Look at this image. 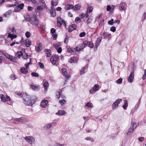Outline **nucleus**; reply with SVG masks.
Masks as SVG:
<instances>
[{
	"label": "nucleus",
	"mask_w": 146,
	"mask_h": 146,
	"mask_svg": "<svg viewBox=\"0 0 146 146\" xmlns=\"http://www.w3.org/2000/svg\"><path fill=\"white\" fill-rule=\"evenodd\" d=\"M74 8L73 6L72 5L70 4H67L65 6V8L66 10H70Z\"/></svg>",
	"instance_id": "393cba45"
},
{
	"label": "nucleus",
	"mask_w": 146,
	"mask_h": 146,
	"mask_svg": "<svg viewBox=\"0 0 146 146\" xmlns=\"http://www.w3.org/2000/svg\"><path fill=\"white\" fill-rule=\"evenodd\" d=\"M44 52H46V56L50 57L51 55V50L49 49H46L44 50Z\"/></svg>",
	"instance_id": "6ab92c4d"
},
{
	"label": "nucleus",
	"mask_w": 146,
	"mask_h": 146,
	"mask_svg": "<svg viewBox=\"0 0 146 146\" xmlns=\"http://www.w3.org/2000/svg\"><path fill=\"white\" fill-rule=\"evenodd\" d=\"M78 60V58L77 57L74 56L70 58L68 62L72 63H76Z\"/></svg>",
	"instance_id": "9b49d317"
},
{
	"label": "nucleus",
	"mask_w": 146,
	"mask_h": 146,
	"mask_svg": "<svg viewBox=\"0 0 146 146\" xmlns=\"http://www.w3.org/2000/svg\"><path fill=\"white\" fill-rule=\"evenodd\" d=\"M31 75L33 77H37L38 76V74L36 72H33L31 73Z\"/></svg>",
	"instance_id": "58836bf2"
},
{
	"label": "nucleus",
	"mask_w": 146,
	"mask_h": 146,
	"mask_svg": "<svg viewBox=\"0 0 146 146\" xmlns=\"http://www.w3.org/2000/svg\"><path fill=\"white\" fill-rule=\"evenodd\" d=\"M128 104L127 100H125L124 102V104L123 105V109L125 110L126 109V108L128 106Z\"/></svg>",
	"instance_id": "c756f323"
},
{
	"label": "nucleus",
	"mask_w": 146,
	"mask_h": 146,
	"mask_svg": "<svg viewBox=\"0 0 146 146\" xmlns=\"http://www.w3.org/2000/svg\"><path fill=\"white\" fill-rule=\"evenodd\" d=\"M100 43L99 42H98L97 41L95 44L96 48L97 49L98 48V46L100 45Z\"/></svg>",
	"instance_id": "052dcab7"
},
{
	"label": "nucleus",
	"mask_w": 146,
	"mask_h": 146,
	"mask_svg": "<svg viewBox=\"0 0 146 146\" xmlns=\"http://www.w3.org/2000/svg\"><path fill=\"white\" fill-rule=\"evenodd\" d=\"M56 96L57 98L59 99L60 96V94L59 91H57L56 93Z\"/></svg>",
	"instance_id": "3c124183"
},
{
	"label": "nucleus",
	"mask_w": 146,
	"mask_h": 146,
	"mask_svg": "<svg viewBox=\"0 0 146 146\" xmlns=\"http://www.w3.org/2000/svg\"><path fill=\"white\" fill-rule=\"evenodd\" d=\"M92 104L91 103L88 102L87 103L86 106L88 108H90L92 106Z\"/></svg>",
	"instance_id": "6e6d98bb"
},
{
	"label": "nucleus",
	"mask_w": 146,
	"mask_h": 146,
	"mask_svg": "<svg viewBox=\"0 0 146 146\" xmlns=\"http://www.w3.org/2000/svg\"><path fill=\"white\" fill-rule=\"evenodd\" d=\"M134 71L133 69V70L132 72L130 74V75L129 76L128 78V82H132L134 77Z\"/></svg>",
	"instance_id": "9d476101"
},
{
	"label": "nucleus",
	"mask_w": 146,
	"mask_h": 146,
	"mask_svg": "<svg viewBox=\"0 0 146 146\" xmlns=\"http://www.w3.org/2000/svg\"><path fill=\"white\" fill-rule=\"evenodd\" d=\"M57 21V25L59 27H60L62 23H63V25L65 26L66 24L65 22L64 21V20H62L60 17H58Z\"/></svg>",
	"instance_id": "423d86ee"
},
{
	"label": "nucleus",
	"mask_w": 146,
	"mask_h": 146,
	"mask_svg": "<svg viewBox=\"0 0 146 146\" xmlns=\"http://www.w3.org/2000/svg\"><path fill=\"white\" fill-rule=\"evenodd\" d=\"M48 101L47 100H44L42 101L40 104V106L43 108H45L47 106Z\"/></svg>",
	"instance_id": "ddd939ff"
},
{
	"label": "nucleus",
	"mask_w": 146,
	"mask_h": 146,
	"mask_svg": "<svg viewBox=\"0 0 146 146\" xmlns=\"http://www.w3.org/2000/svg\"><path fill=\"white\" fill-rule=\"evenodd\" d=\"M50 14L51 15V16L52 17H55L56 16V13L54 10V9H51Z\"/></svg>",
	"instance_id": "5701e85b"
},
{
	"label": "nucleus",
	"mask_w": 146,
	"mask_h": 146,
	"mask_svg": "<svg viewBox=\"0 0 146 146\" xmlns=\"http://www.w3.org/2000/svg\"><path fill=\"white\" fill-rule=\"evenodd\" d=\"M69 37H66V38L64 40V43L67 44L69 40Z\"/></svg>",
	"instance_id": "13d9d810"
},
{
	"label": "nucleus",
	"mask_w": 146,
	"mask_h": 146,
	"mask_svg": "<svg viewBox=\"0 0 146 146\" xmlns=\"http://www.w3.org/2000/svg\"><path fill=\"white\" fill-rule=\"evenodd\" d=\"M53 56L54 57V58H55L56 62L58 61V56L56 55Z\"/></svg>",
	"instance_id": "e2e57ef3"
},
{
	"label": "nucleus",
	"mask_w": 146,
	"mask_h": 146,
	"mask_svg": "<svg viewBox=\"0 0 146 146\" xmlns=\"http://www.w3.org/2000/svg\"><path fill=\"white\" fill-rule=\"evenodd\" d=\"M80 7V5L79 4H78L75 6V7L73 8L74 11L78 10H79Z\"/></svg>",
	"instance_id": "7c9ffc66"
},
{
	"label": "nucleus",
	"mask_w": 146,
	"mask_h": 146,
	"mask_svg": "<svg viewBox=\"0 0 146 146\" xmlns=\"http://www.w3.org/2000/svg\"><path fill=\"white\" fill-rule=\"evenodd\" d=\"M110 30L113 32H114L116 30V28L115 27H112L110 28Z\"/></svg>",
	"instance_id": "603ef678"
},
{
	"label": "nucleus",
	"mask_w": 146,
	"mask_h": 146,
	"mask_svg": "<svg viewBox=\"0 0 146 146\" xmlns=\"http://www.w3.org/2000/svg\"><path fill=\"white\" fill-rule=\"evenodd\" d=\"M131 124L132 126L131 128V127L128 130V132L127 133V135H129L130 133L132 132L137 127V126H136L135 127H134V122L133 121L132 119L131 120Z\"/></svg>",
	"instance_id": "39448f33"
},
{
	"label": "nucleus",
	"mask_w": 146,
	"mask_h": 146,
	"mask_svg": "<svg viewBox=\"0 0 146 146\" xmlns=\"http://www.w3.org/2000/svg\"><path fill=\"white\" fill-rule=\"evenodd\" d=\"M146 18V13L145 12L143 13L142 18V21H143L145 20Z\"/></svg>",
	"instance_id": "a18cd8bd"
},
{
	"label": "nucleus",
	"mask_w": 146,
	"mask_h": 146,
	"mask_svg": "<svg viewBox=\"0 0 146 146\" xmlns=\"http://www.w3.org/2000/svg\"><path fill=\"white\" fill-rule=\"evenodd\" d=\"M58 4V3L57 1L54 2L53 0L52 1H51V5L50 7V9H54V6L57 5Z\"/></svg>",
	"instance_id": "a211bd4d"
},
{
	"label": "nucleus",
	"mask_w": 146,
	"mask_h": 146,
	"mask_svg": "<svg viewBox=\"0 0 146 146\" xmlns=\"http://www.w3.org/2000/svg\"><path fill=\"white\" fill-rule=\"evenodd\" d=\"M9 59L12 62H16V60L15 57H14L13 56H11Z\"/></svg>",
	"instance_id": "4c0bfd02"
},
{
	"label": "nucleus",
	"mask_w": 146,
	"mask_h": 146,
	"mask_svg": "<svg viewBox=\"0 0 146 146\" xmlns=\"http://www.w3.org/2000/svg\"><path fill=\"white\" fill-rule=\"evenodd\" d=\"M85 139L86 140H90L92 142H94V139L93 138H91L89 137L85 138Z\"/></svg>",
	"instance_id": "c03bdc74"
},
{
	"label": "nucleus",
	"mask_w": 146,
	"mask_h": 146,
	"mask_svg": "<svg viewBox=\"0 0 146 146\" xmlns=\"http://www.w3.org/2000/svg\"><path fill=\"white\" fill-rule=\"evenodd\" d=\"M45 91H47L49 86V84L47 82H45L43 84Z\"/></svg>",
	"instance_id": "b1692460"
},
{
	"label": "nucleus",
	"mask_w": 146,
	"mask_h": 146,
	"mask_svg": "<svg viewBox=\"0 0 146 146\" xmlns=\"http://www.w3.org/2000/svg\"><path fill=\"white\" fill-rule=\"evenodd\" d=\"M24 6V4L23 3H21L18 5V7L21 9H23Z\"/></svg>",
	"instance_id": "49530a36"
},
{
	"label": "nucleus",
	"mask_w": 146,
	"mask_h": 146,
	"mask_svg": "<svg viewBox=\"0 0 146 146\" xmlns=\"http://www.w3.org/2000/svg\"><path fill=\"white\" fill-rule=\"evenodd\" d=\"M113 21H114V20L113 19H111L110 20L108 21V24L109 25H113L114 24Z\"/></svg>",
	"instance_id": "a19ab883"
},
{
	"label": "nucleus",
	"mask_w": 146,
	"mask_h": 146,
	"mask_svg": "<svg viewBox=\"0 0 146 146\" xmlns=\"http://www.w3.org/2000/svg\"><path fill=\"white\" fill-rule=\"evenodd\" d=\"M122 100L121 99H118L115 101L114 102L112 105V109H116L118 106V104L120 103L122 101Z\"/></svg>",
	"instance_id": "20e7f679"
},
{
	"label": "nucleus",
	"mask_w": 146,
	"mask_h": 146,
	"mask_svg": "<svg viewBox=\"0 0 146 146\" xmlns=\"http://www.w3.org/2000/svg\"><path fill=\"white\" fill-rule=\"evenodd\" d=\"M30 22L33 25H38L39 22L38 20L36 19V16L35 15H33L31 16V20Z\"/></svg>",
	"instance_id": "f03ea898"
},
{
	"label": "nucleus",
	"mask_w": 146,
	"mask_h": 146,
	"mask_svg": "<svg viewBox=\"0 0 146 146\" xmlns=\"http://www.w3.org/2000/svg\"><path fill=\"white\" fill-rule=\"evenodd\" d=\"M57 52L59 53H61L62 51V48L61 47H60L57 49Z\"/></svg>",
	"instance_id": "bf43d9fd"
},
{
	"label": "nucleus",
	"mask_w": 146,
	"mask_h": 146,
	"mask_svg": "<svg viewBox=\"0 0 146 146\" xmlns=\"http://www.w3.org/2000/svg\"><path fill=\"white\" fill-rule=\"evenodd\" d=\"M86 43V45H87L88 47L92 48L94 46V44L93 43L90 41H85Z\"/></svg>",
	"instance_id": "f3484780"
},
{
	"label": "nucleus",
	"mask_w": 146,
	"mask_h": 146,
	"mask_svg": "<svg viewBox=\"0 0 146 146\" xmlns=\"http://www.w3.org/2000/svg\"><path fill=\"white\" fill-rule=\"evenodd\" d=\"M25 139L31 144H32L33 143H34L35 141V140L34 138L31 136L26 137Z\"/></svg>",
	"instance_id": "6e6552de"
},
{
	"label": "nucleus",
	"mask_w": 146,
	"mask_h": 146,
	"mask_svg": "<svg viewBox=\"0 0 146 146\" xmlns=\"http://www.w3.org/2000/svg\"><path fill=\"white\" fill-rule=\"evenodd\" d=\"M25 35L26 36H31L30 33L28 31L26 32Z\"/></svg>",
	"instance_id": "0e129e2a"
},
{
	"label": "nucleus",
	"mask_w": 146,
	"mask_h": 146,
	"mask_svg": "<svg viewBox=\"0 0 146 146\" xmlns=\"http://www.w3.org/2000/svg\"><path fill=\"white\" fill-rule=\"evenodd\" d=\"M76 25L75 24H73L70 25L69 27L68 31L69 32H71L72 31L75 30L76 28Z\"/></svg>",
	"instance_id": "f8f14e48"
},
{
	"label": "nucleus",
	"mask_w": 146,
	"mask_h": 146,
	"mask_svg": "<svg viewBox=\"0 0 146 146\" xmlns=\"http://www.w3.org/2000/svg\"><path fill=\"white\" fill-rule=\"evenodd\" d=\"M24 18L26 20L29 22L31 20V17L29 15H25L24 16Z\"/></svg>",
	"instance_id": "e433bc0d"
},
{
	"label": "nucleus",
	"mask_w": 146,
	"mask_h": 146,
	"mask_svg": "<svg viewBox=\"0 0 146 146\" xmlns=\"http://www.w3.org/2000/svg\"><path fill=\"white\" fill-rule=\"evenodd\" d=\"M31 88L33 90H38L39 89V87L37 86H35L34 85H31Z\"/></svg>",
	"instance_id": "cd10ccee"
},
{
	"label": "nucleus",
	"mask_w": 146,
	"mask_h": 146,
	"mask_svg": "<svg viewBox=\"0 0 146 146\" xmlns=\"http://www.w3.org/2000/svg\"><path fill=\"white\" fill-rule=\"evenodd\" d=\"M86 46V43L84 41L82 43L79 44L76 48V51H79L84 49Z\"/></svg>",
	"instance_id": "7ed1b4c3"
},
{
	"label": "nucleus",
	"mask_w": 146,
	"mask_h": 146,
	"mask_svg": "<svg viewBox=\"0 0 146 146\" xmlns=\"http://www.w3.org/2000/svg\"><path fill=\"white\" fill-rule=\"evenodd\" d=\"M15 5L14 4H8L7 5V7H13L15 6Z\"/></svg>",
	"instance_id": "69168bd1"
},
{
	"label": "nucleus",
	"mask_w": 146,
	"mask_h": 146,
	"mask_svg": "<svg viewBox=\"0 0 146 146\" xmlns=\"http://www.w3.org/2000/svg\"><path fill=\"white\" fill-rule=\"evenodd\" d=\"M23 53L21 51H18L15 54V57L16 59L19 58L21 56H22Z\"/></svg>",
	"instance_id": "2eb2a0df"
},
{
	"label": "nucleus",
	"mask_w": 146,
	"mask_h": 146,
	"mask_svg": "<svg viewBox=\"0 0 146 146\" xmlns=\"http://www.w3.org/2000/svg\"><path fill=\"white\" fill-rule=\"evenodd\" d=\"M11 10H9L8 11L6 12L4 14V16L6 17H7L9 16L11 13Z\"/></svg>",
	"instance_id": "f704fd0d"
},
{
	"label": "nucleus",
	"mask_w": 146,
	"mask_h": 146,
	"mask_svg": "<svg viewBox=\"0 0 146 146\" xmlns=\"http://www.w3.org/2000/svg\"><path fill=\"white\" fill-rule=\"evenodd\" d=\"M93 89L96 92L98 91L99 90V88L98 86H97L96 85H95L93 87Z\"/></svg>",
	"instance_id": "ea45409f"
},
{
	"label": "nucleus",
	"mask_w": 146,
	"mask_h": 146,
	"mask_svg": "<svg viewBox=\"0 0 146 146\" xmlns=\"http://www.w3.org/2000/svg\"><path fill=\"white\" fill-rule=\"evenodd\" d=\"M62 74L64 76L67 78H69V76L67 75V70L65 68L62 69Z\"/></svg>",
	"instance_id": "4468645a"
},
{
	"label": "nucleus",
	"mask_w": 146,
	"mask_h": 146,
	"mask_svg": "<svg viewBox=\"0 0 146 146\" xmlns=\"http://www.w3.org/2000/svg\"><path fill=\"white\" fill-rule=\"evenodd\" d=\"M38 2L40 3H42L41 5H43L44 8H46L47 7L44 0H39L38 1Z\"/></svg>",
	"instance_id": "bb28decb"
},
{
	"label": "nucleus",
	"mask_w": 146,
	"mask_h": 146,
	"mask_svg": "<svg viewBox=\"0 0 146 146\" xmlns=\"http://www.w3.org/2000/svg\"><path fill=\"white\" fill-rule=\"evenodd\" d=\"M111 8L110 5H108L106 9L107 11H109L111 9Z\"/></svg>",
	"instance_id": "338daca9"
},
{
	"label": "nucleus",
	"mask_w": 146,
	"mask_h": 146,
	"mask_svg": "<svg viewBox=\"0 0 146 146\" xmlns=\"http://www.w3.org/2000/svg\"><path fill=\"white\" fill-rule=\"evenodd\" d=\"M86 35V33L84 32H81L79 35V36H84Z\"/></svg>",
	"instance_id": "4d7b16f0"
},
{
	"label": "nucleus",
	"mask_w": 146,
	"mask_h": 146,
	"mask_svg": "<svg viewBox=\"0 0 146 146\" xmlns=\"http://www.w3.org/2000/svg\"><path fill=\"white\" fill-rule=\"evenodd\" d=\"M122 81V79L121 78H120L118 79L116 81V83L118 84H120L121 83Z\"/></svg>",
	"instance_id": "8fccbe9b"
},
{
	"label": "nucleus",
	"mask_w": 146,
	"mask_h": 146,
	"mask_svg": "<svg viewBox=\"0 0 146 146\" xmlns=\"http://www.w3.org/2000/svg\"><path fill=\"white\" fill-rule=\"evenodd\" d=\"M66 102V100L64 99L60 100L59 101L60 103L62 106L63 105V104H65Z\"/></svg>",
	"instance_id": "37998d69"
},
{
	"label": "nucleus",
	"mask_w": 146,
	"mask_h": 146,
	"mask_svg": "<svg viewBox=\"0 0 146 146\" xmlns=\"http://www.w3.org/2000/svg\"><path fill=\"white\" fill-rule=\"evenodd\" d=\"M38 64L39 66L41 68H44V65L43 63L41 62H39L38 63Z\"/></svg>",
	"instance_id": "09e8293b"
},
{
	"label": "nucleus",
	"mask_w": 146,
	"mask_h": 146,
	"mask_svg": "<svg viewBox=\"0 0 146 146\" xmlns=\"http://www.w3.org/2000/svg\"><path fill=\"white\" fill-rule=\"evenodd\" d=\"M42 48V44L41 43H39L38 44L37 46H36L35 47V50L37 51H40Z\"/></svg>",
	"instance_id": "dca6fc26"
},
{
	"label": "nucleus",
	"mask_w": 146,
	"mask_h": 146,
	"mask_svg": "<svg viewBox=\"0 0 146 146\" xmlns=\"http://www.w3.org/2000/svg\"><path fill=\"white\" fill-rule=\"evenodd\" d=\"M25 55H22L23 56H22V58H23L24 59H27L28 58H29V57H31V56L30 55H28L25 52Z\"/></svg>",
	"instance_id": "72a5a7b5"
},
{
	"label": "nucleus",
	"mask_w": 146,
	"mask_h": 146,
	"mask_svg": "<svg viewBox=\"0 0 146 146\" xmlns=\"http://www.w3.org/2000/svg\"><path fill=\"white\" fill-rule=\"evenodd\" d=\"M144 74L143 75L142 78L143 80H144L146 78V70H144Z\"/></svg>",
	"instance_id": "de8ad7c7"
},
{
	"label": "nucleus",
	"mask_w": 146,
	"mask_h": 146,
	"mask_svg": "<svg viewBox=\"0 0 146 146\" xmlns=\"http://www.w3.org/2000/svg\"><path fill=\"white\" fill-rule=\"evenodd\" d=\"M25 120V118L21 117V118H17L14 120V122L16 123H22Z\"/></svg>",
	"instance_id": "1a4fd4ad"
},
{
	"label": "nucleus",
	"mask_w": 146,
	"mask_h": 146,
	"mask_svg": "<svg viewBox=\"0 0 146 146\" xmlns=\"http://www.w3.org/2000/svg\"><path fill=\"white\" fill-rule=\"evenodd\" d=\"M31 44V41L29 39H27L25 40V45L27 47H29Z\"/></svg>",
	"instance_id": "412c9836"
},
{
	"label": "nucleus",
	"mask_w": 146,
	"mask_h": 146,
	"mask_svg": "<svg viewBox=\"0 0 146 146\" xmlns=\"http://www.w3.org/2000/svg\"><path fill=\"white\" fill-rule=\"evenodd\" d=\"M4 55L5 57L9 59L11 57V55H9L7 53L4 54Z\"/></svg>",
	"instance_id": "864d4df0"
},
{
	"label": "nucleus",
	"mask_w": 146,
	"mask_h": 146,
	"mask_svg": "<svg viewBox=\"0 0 146 146\" xmlns=\"http://www.w3.org/2000/svg\"><path fill=\"white\" fill-rule=\"evenodd\" d=\"M125 5V4L124 3H121L120 4V6L119 7V10L121 11L124 10V7Z\"/></svg>",
	"instance_id": "c85d7f7f"
},
{
	"label": "nucleus",
	"mask_w": 146,
	"mask_h": 146,
	"mask_svg": "<svg viewBox=\"0 0 146 146\" xmlns=\"http://www.w3.org/2000/svg\"><path fill=\"white\" fill-rule=\"evenodd\" d=\"M43 9L42 6H38L37 7V10L40 11L42 10Z\"/></svg>",
	"instance_id": "5fc2aeb1"
},
{
	"label": "nucleus",
	"mask_w": 146,
	"mask_h": 146,
	"mask_svg": "<svg viewBox=\"0 0 146 146\" xmlns=\"http://www.w3.org/2000/svg\"><path fill=\"white\" fill-rule=\"evenodd\" d=\"M20 70L21 72L23 74H26L28 72V70L25 67L21 68Z\"/></svg>",
	"instance_id": "aec40b11"
},
{
	"label": "nucleus",
	"mask_w": 146,
	"mask_h": 146,
	"mask_svg": "<svg viewBox=\"0 0 146 146\" xmlns=\"http://www.w3.org/2000/svg\"><path fill=\"white\" fill-rule=\"evenodd\" d=\"M56 30L54 28H52L50 30L51 33L53 36H57V35L55 34Z\"/></svg>",
	"instance_id": "a878e982"
},
{
	"label": "nucleus",
	"mask_w": 146,
	"mask_h": 146,
	"mask_svg": "<svg viewBox=\"0 0 146 146\" xmlns=\"http://www.w3.org/2000/svg\"><path fill=\"white\" fill-rule=\"evenodd\" d=\"M64 144H61L60 143H55L54 146H64Z\"/></svg>",
	"instance_id": "680f3d73"
},
{
	"label": "nucleus",
	"mask_w": 146,
	"mask_h": 146,
	"mask_svg": "<svg viewBox=\"0 0 146 146\" xmlns=\"http://www.w3.org/2000/svg\"><path fill=\"white\" fill-rule=\"evenodd\" d=\"M75 50L76 48H68L67 50V51L68 52L72 53Z\"/></svg>",
	"instance_id": "c9c22d12"
},
{
	"label": "nucleus",
	"mask_w": 146,
	"mask_h": 146,
	"mask_svg": "<svg viewBox=\"0 0 146 146\" xmlns=\"http://www.w3.org/2000/svg\"><path fill=\"white\" fill-rule=\"evenodd\" d=\"M104 21H105L103 19L100 22V25H99L100 26H101V27L102 26V25H103L104 24Z\"/></svg>",
	"instance_id": "774afa93"
},
{
	"label": "nucleus",
	"mask_w": 146,
	"mask_h": 146,
	"mask_svg": "<svg viewBox=\"0 0 146 146\" xmlns=\"http://www.w3.org/2000/svg\"><path fill=\"white\" fill-rule=\"evenodd\" d=\"M23 100L24 104L27 106H31L35 103L34 100L32 99L31 96L28 95H26L23 98Z\"/></svg>",
	"instance_id": "f257e3e1"
},
{
	"label": "nucleus",
	"mask_w": 146,
	"mask_h": 146,
	"mask_svg": "<svg viewBox=\"0 0 146 146\" xmlns=\"http://www.w3.org/2000/svg\"><path fill=\"white\" fill-rule=\"evenodd\" d=\"M56 114V115H62L65 114V111L64 110H59Z\"/></svg>",
	"instance_id": "4be33fe9"
},
{
	"label": "nucleus",
	"mask_w": 146,
	"mask_h": 146,
	"mask_svg": "<svg viewBox=\"0 0 146 146\" xmlns=\"http://www.w3.org/2000/svg\"><path fill=\"white\" fill-rule=\"evenodd\" d=\"M93 10V8L92 7L89 6L87 8V12L89 13H91Z\"/></svg>",
	"instance_id": "473e14b6"
},
{
	"label": "nucleus",
	"mask_w": 146,
	"mask_h": 146,
	"mask_svg": "<svg viewBox=\"0 0 146 146\" xmlns=\"http://www.w3.org/2000/svg\"><path fill=\"white\" fill-rule=\"evenodd\" d=\"M0 97L1 98V101L3 102H5L7 101H9L10 100V97L7 95L5 97L3 94L0 95Z\"/></svg>",
	"instance_id": "0eeeda50"
},
{
	"label": "nucleus",
	"mask_w": 146,
	"mask_h": 146,
	"mask_svg": "<svg viewBox=\"0 0 146 146\" xmlns=\"http://www.w3.org/2000/svg\"><path fill=\"white\" fill-rule=\"evenodd\" d=\"M50 61L53 64H56V61L53 56L51 57L50 59Z\"/></svg>",
	"instance_id": "2f4dec72"
},
{
	"label": "nucleus",
	"mask_w": 146,
	"mask_h": 146,
	"mask_svg": "<svg viewBox=\"0 0 146 146\" xmlns=\"http://www.w3.org/2000/svg\"><path fill=\"white\" fill-rule=\"evenodd\" d=\"M85 69L86 68L85 67H83L82 68L80 71V74L81 75H82L84 73V71Z\"/></svg>",
	"instance_id": "79ce46f5"
}]
</instances>
